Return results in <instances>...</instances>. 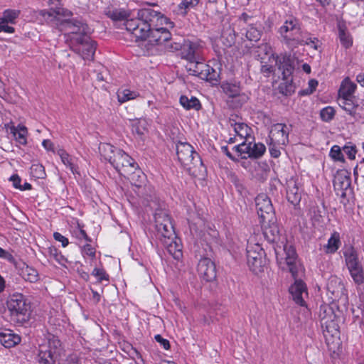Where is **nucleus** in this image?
<instances>
[{"mask_svg":"<svg viewBox=\"0 0 364 364\" xmlns=\"http://www.w3.org/2000/svg\"><path fill=\"white\" fill-rule=\"evenodd\" d=\"M117 150H120L119 149L115 148L114 146L110 144H100L99 146V151L102 156L104 157L105 160H107L111 164L112 161L115 159L117 155Z\"/></svg>","mask_w":364,"mask_h":364,"instance_id":"473e14b6","label":"nucleus"},{"mask_svg":"<svg viewBox=\"0 0 364 364\" xmlns=\"http://www.w3.org/2000/svg\"><path fill=\"white\" fill-rule=\"evenodd\" d=\"M355 88L356 85L346 77L343 80L338 90V103L350 114H355L358 107L357 101L353 96Z\"/></svg>","mask_w":364,"mask_h":364,"instance_id":"0eeeda50","label":"nucleus"},{"mask_svg":"<svg viewBox=\"0 0 364 364\" xmlns=\"http://www.w3.org/2000/svg\"><path fill=\"white\" fill-rule=\"evenodd\" d=\"M335 115V110L332 107H326L320 112V117L324 122H329L333 119Z\"/></svg>","mask_w":364,"mask_h":364,"instance_id":"09e8293b","label":"nucleus"},{"mask_svg":"<svg viewBox=\"0 0 364 364\" xmlns=\"http://www.w3.org/2000/svg\"><path fill=\"white\" fill-rule=\"evenodd\" d=\"M257 215L262 228H272L276 223L275 213L270 198L264 193L255 198Z\"/></svg>","mask_w":364,"mask_h":364,"instance_id":"423d86ee","label":"nucleus"},{"mask_svg":"<svg viewBox=\"0 0 364 364\" xmlns=\"http://www.w3.org/2000/svg\"><path fill=\"white\" fill-rule=\"evenodd\" d=\"M298 178L291 177L287 181V198L293 205L298 204L301 198Z\"/></svg>","mask_w":364,"mask_h":364,"instance_id":"b1692460","label":"nucleus"},{"mask_svg":"<svg viewBox=\"0 0 364 364\" xmlns=\"http://www.w3.org/2000/svg\"><path fill=\"white\" fill-rule=\"evenodd\" d=\"M60 29L66 32L67 41L70 40V46L77 42V38L81 40L91 32L86 23L77 20L63 21Z\"/></svg>","mask_w":364,"mask_h":364,"instance_id":"9d476101","label":"nucleus"},{"mask_svg":"<svg viewBox=\"0 0 364 364\" xmlns=\"http://www.w3.org/2000/svg\"><path fill=\"white\" fill-rule=\"evenodd\" d=\"M252 18L246 14H242L240 18L238 20V26L240 27H245L247 24H249L251 21Z\"/></svg>","mask_w":364,"mask_h":364,"instance_id":"0e129e2a","label":"nucleus"},{"mask_svg":"<svg viewBox=\"0 0 364 364\" xmlns=\"http://www.w3.org/2000/svg\"><path fill=\"white\" fill-rule=\"evenodd\" d=\"M329 156L331 158L336 161L344 162V156L342 153L341 149L338 145H334L331 147Z\"/></svg>","mask_w":364,"mask_h":364,"instance_id":"de8ad7c7","label":"nucleus"},{"mask_svg":"<svg viewBox=\"0 0 364 364\" xmlns=\"http://www.w3.org/2000/svg\"><path fill=\"white\" fill-rule=\"evenodd\" d=\"M241 33L245 36L247 40L250 41H257L261 38V31L254 26L253 23H250L246 26L242 28Z\"/></svg>","mask_w":364,"mask_h":364,"instance_id":"2f4dec72","label":"nucleus"},{"mask_svg":"<svg viewBox=\"0 0 364 364\" xmlns=\"http://www.w3.org/2000/svg\"><path fill=\"white\" fill-rule=\"evenodd\" d=\"M340 244V235L338 232H334L328 240L326 252L330 253L335 252L338 249Z\"/></svg>","mask_w":364,"mask_h":364,"instance_id":"79ce46f5","label":"nucleus"},{"mask_svg":"<svg viewBox=\"0 0 364 364\" xmlns=\"http://www.w3.org/2000/svg\"><path fill=\"white\" fill-rule=\"evenodd\" d=\"M82 253L91 258L95 257V249L90 244H86L82 248Z\"/></svg>","mask_w":364,"mask_h":364,"instance_id":"e2e57ef3","label":"nucleus"},{"mask_svg":"<svg viewBox=\"0 0 364 364\" xmlns=\"http://www.w3.org/2000/svg\"><path fill=\"white\" fill-rule=\"evenodd\" d=\"M265 252L259 243H249L247 247V264L250 270L257 274L264 271L266 264Z\"/></svg>","mask_w":364,"mask_h":364,"instance_id":"1a4fd4ad","label":"nucleus"},{"mask_svg":"<svg viewBox=\"0 0 364 364\" xmlns=\"http://www.w3.org/2000/svg\"><path fill=\"white\" fill-rule=\"evenodd\" d=\"M31 173L38 178H43L46 176L44 167L40 164H33L31 168Z\"/></svg>","mask_w":364,"mask_h":364,"instance_id":"603ef678","label":"nucleus"},{"mask_svg":"<svg viewBox=\"0 0 364 364\" xmlns=\"http://www.w3.org/2000/svg\"><path fill=\"white\" fill-rule=\"evenodd\" d=\"M53 237L55 240L59 241L62 243L63 247H66L68 245V240L59 232H55Z\"/></svg>","mask_w":364,"mask_h":364,"instance_id":"338daca9","label":"nucleus"},{"mask_svg":"<svg viewBox=\"0 0 364 364\" xmlns=\"http://www.w3.org/2000/svg\"><path fill=\"white\" fill-rule=\"evenodd\" d=\"M266 147L262 143H252L250 150V158H260L265 152Z\"/></svg>","mask_w":364,"mask_h":364,"instance_id":"c03bdc74","label":"nucleus"},{"mask_svg":"<svg viewBox=\"0 0 364 364\" xmlns=\"http://www.w3.org/2000/svg\"><path fill=\"white\" fill-rule=\"evenodd\" d=\"M57 154L60 156L62 163L69 168L74 175H80L77 164V160L75 157L70 156L65 150L62 149H58Z\"/></svg>","mask_w":364,"mask_h":364,"instance_id":"cd10ccee","label":"nucleus"},{"mask_svg":"<svg viewBox=\"0 0 364 364\" xmlns=\"http://www.w3.org/2000/svg\"><path fill=\"white\" fill-rule=\"evenodd\" d=\"M350 186V178L347 171H338L333 179V187L337 194H341L342 196H344L346 191L349 189Z\"/></svg>","mask_w":364,"mask_h":364,"instance_id":"4be33fe9","label":"nucleus"},{"mask_svg":"<svg viewBox=\"0 0 364 364\" xmlns=\"http://www.w3.org/2000/svg\"><path fill=\"white\" fill-rule=\"evenodd\" d=\"M19 274L23 279L30 282H35L38 279L37 270L26 264H23L20 267Z\"/></svg>","mask_w":364,"mask_h":364,"instance_id":"72a5a7b5","label":"nucleus"},{"mask_svg":"<svg viewBox=\"0 0 364 364\" xmlns=\"http://www.w3.org/2000/svg\"><path fill=\"white\" fill-rule=\"evenodd\" d=\"M245 141L241 144L235 146L234 149L235 151L242 157L246 158L247 156L250 157V150L252 147V141Z\"/></svg>","mask_w":364,"mask_h":364,"instance_id":"37998d69","label":"nucleus"},{"mask_svg":"<svg viewBox=\"0 0 364 364\" xmlns=\"http://www.w3.org/2000/svg\"><path fill=\"white\" fill-rule=\"evenodd\" d=\"M186 68L190 75L210 82H217L220 76L219 72L204 63L200 56L194 60H188Z\"/></svg>","mask_w":364,"mask_h":364,"instance_id":"6e6552de","label":"nucleus"},{"mask_svg":"<svg viewBox=\"0 0 364 364\" xmlns=\"http://www.w3.org/2000/svg\"><path fill=\"white\" fill-rule=\"evenodd\" d=\"M168 253L176 260H180L183 257L181 240H176L175 244L166 247Z\"/></svg>","mask_w":364,"mask_h":364,"instance_id":"58836bf2","label":"nucleus"},{"mask_svg":"<svg viewBox=\"0 0 364 364\" xmlns=\"http://www.w3.org/2000/svg\"><path fill=\"white\" fill-rule=\"evenodd\" d=\"M7 307L11 319L17 324L23 325L31 317V305L21 294H14L7 300Z\"/></svg>","mask_w":364,"mask_h":364,"instance_id":"20e7f679","label":"nucleus"},{"mask_svg":"<svg viewBox=\"0 0 364 364\" xmlns=\"http://www.w3.org/2000/svg\"><path fill=\"white\" fill-rule=\"evenodd\" d=\"M166 48L171 52L181 50L183 39L179 41H171V42H166Z\"/></svg>","mask_w":364,"mask_h":364,"instance_id":"864d4df0","label":"nucleus"},{"mask_svg":"<svg viewBox=\"0 0 364 364\" xmlns=\"http://www.w3.org/2000/svg\"><path fill=\"white\" fill-rule=\"evenodd\" d=\"M21 342V337L9 329H0V343L9 348Z\"/></svg>","mask_w":364,"mask_h":364,"instance_id":"bb28decb","label":"nucleus"},{"mask_svg":"<svg viewBox=\"0 0 364 364\" xmlns=\"http://www.w3.org/2000/svg\"><path fill=\"white\" fill-rule=\"evenodd\" d=\"M272 62L274 63L281 71L283 79L287 80L291 76L295 67L298 65V60L290 55L272 56Z\"/></svg>","mask_w":364,"mask_h":364,"instance_id":"2eb2a0df","label":"nucleus"},{"mask_svg":"<svg viewBox=\"0 0 364 364\" xmlns=\"http://www.w3.org/2000/svg\"><path fill=\"white\" fill-rule=\"evenodd\" d=\"M199 0H183L177 7V13L185 16L188 11L198 5Z\"/></svg>","mask_w":364,"mask_h":364,"instance_id":"ea45409f","label":"nucleus"},{"mask_svg":"<svg viewBox=\"0 0 364 364\" xmlns=\"http://www.w3.org/2000/svg\"><path fill=\"white\" fill-rule=\"evenodd\" d=\"M319 316L325 336L327 337L328 334L332 337H338L339 326L332 307L327 305L321 306Z\"/></svg>","mask_w":364,"mask_h":364,"instance_id":"9b49d317","label":"nucleus"},{"mask_svg":"<svg viewBox=\"0 0 364 364\" xmlns=\"http://www.w3.org/2000/svg\"><path fill=\"white\" fill-rule=\"evenodd\" d=\"M257 235L262 234L264 239L274 243L277 261L281 269L289 271L296 277L297 272V254L294 247L287 242L284 229H257Z\"/></svg>","mask_w":364,"mask_h":364,"instance_id":"f03ea898","label":"nucleus"},{"mask_svg":"<svg viewBox=\"0 0 364 364\" xmlns=\"http://www.w3.org/2000/svg\"><path fill=\"white\" fill-rule=\"evenodd\" d=\"M71 49L79 54L83 60H91L96 50L95 42L88 36H83L82 39H78L77 43H73Z\"/></svg>","mask_w":364,"mask_h":364,"instance_id":"4468645a","label":"nucleus"},{"mask_svg":"<svg viewBox=\"0 0 364 364\" xmlns=\"http://www.w3.org/2000/svg\"><path fill=\"white\" fill-rule=\"evenodd\" d=\"M182 48L181 50V55L182 58L188 60H194L200 56L201 50L203 48L200 41L189 39H183Z\"/></svg>","mask_w":364,"mask_h":364,"instance_id":"dca6fc26","label":"nucleus"},{"mask_svg":"<svg viewBox=\"0 0 364 364\" xmlns=\"http://www.w3.org/2000/svg\"><path fill=\"white\" fill-rule=\"evenodd\" d=\"M289 127L285 124L277 123L272 126L269 141L279 145H285L289 141Z\"/></svg>","mask_w":364,"mask_h":364,"instance_id":"6ab92c4d","label":"nucleus"},{"mask_svg":"<svg viewBox=\"0 0 364 364\" xmlns=\"http://www.w3.org/2000/svg\"><path fill=\"white\" fill-rule=\"evenodd\" d=\"M19 13L20 12L18 10L8 9L4 11L0 18L10 23L11 24H14L15 23V20L18 18Z\"/></svg>","mask_w":364,"mask_h":364,"instance_id":"49530a36","label":"nucleus"},{"mask_svg":"<svg viewBox=\"0 0 364 364\" xmlns=\"http://www.w3.org/2000/svg\"><path fill=\"white\" fill-rule=\"evenodd\" d=\"M223 92L230 98H232V102L235 107H240L248 100V97L245 93L241 92L239 83L225 82L222 85Z\"/></svg>","mask_w":364,"mask_h":364,"instance_id":"f3484780","label":"nucleus"},{"mask_svg":"<svg viewBox=\"0 0 364 364\" xmlns=\"http://www.w3.org/2000/svg\"><path fill=\"white\" fill-rule=\"evenodd\" d=\"M92 275L97 277L99 282L109 280V275L103 269L95 268L92 271Z\"/></svg>","mask_w":364,"mask_h":364,"instance_id":"4d7b16f0","label":"nucleus"},{"mask_svg":"<svg viewBox=\"0 0 364 364\" xmlns=\"http://www.w3.org/2000/svg\"><path fill=\"white\" fill-rule=\"evenodd\" d=\"M176 154L178 161L188 168H191L192 165L202 164L200 156L188 143L178 142L176 144Z\"/></svg>","mask_w":364,"mask_h":364,"instance_id":"ddd939ff","label":"nucleus"},{"mask_svg":"<svg viewBox=\"0 0 364 364\" xmlns=\"http://www.w3.org/2000/svg\"><path fill=\"white\" fill-rule=\"evenodd\" d=\"M112 165L118 171L124 169L126 173L135 170L137 167V164L134 159L122 149L117 150V155L115 159L112 161Z\"/></svg>","mask_w":364,"mask_h":364,"instance_id":"aec40b11","label":"nucleus"},{"mask_svg":"<svg viewBox=\"0 0 364 364\" xmlns=\"http://www.w3.org/2000/svg\"><path fill=\"white\" fill-rule=\"evenodd\" d=\"M299 269V267L297 266V270ZM298 277V272H296V276L292 277L295 279L294 284L291 286L289 288V291L292 295V298L294 301L299 304L300 306H304L305 302L302 297V294L306 292V287L305 284L300 279H296Z\"/></svg>","mask_w":364,"mask_h":364,"instance_id":"393cba45","label":"nucleus"},{"mask_svg":"<svg viewBox=\"0 0 364 364\" xmlns=\"http://www.w3.org/2000/svg\"><path fill=\"white\" fill-rule=\"evenodd\" d=\"M176 229H157L158 235L161 242L166 247L175 244L176 240H181L175 231Z\"/></svg>","mask_w":364,"mask_h":364,"instance_id":"c85d7f7f","label":"nucleus"},{"mask_svg":"<svg viewBox=\"0 0 364 364\" xmlns=\"http://www.w3.org/2000/svg\"><path fill=\"white\" fill-rule=\"evenodd\" d=\"M139 93L129 89L119 90L117 92V99L120 103H124L129 100H134L139 97Z\"/></svg>","mask_w":364,"mask_h":364,"instance_id":"a19ab883","label":"nucleus"},{"mask_svg":"<svg viewBox=\"0 0 364 364\" xmlns=\"http://www.w3.org/2000/svg\"><path fill=\"white\" fill-rule=\"evenodd\" d=\"M108 16L114 21L124 20L127 31L134 36L136 41L145 40L155 45L162 44L171 38L169 29L173 27V23L152 8L141 9L136 15L115 9L109 11Z\"/></svg>","mask_w":364,"mask_h":364,"instance_id":"f257e3e1","label":"nucleus"},{"mask_svg":"<svg viewBox=\"0 0 364 364\" xmlns=\"http://www.w3.org/2000/svg\"><path fill=\"white\" fill-rule=\"evenodd\" d=\"M346 262L354 282L358 285L362 284L364 281L363 270L362 265L358 262L356 254L352 252L346 255Z\"/></svg>","mask_w":364,"mask_h":364,"instance_id":"a211bd4d","label":"nucleus"},{"mask_svg":"<svg viewBox=\"0 0 364 364\" xmlns=\"http://www.w3.org/2000/svg\"><path fill=\"white\" fill-rule=\"evenodd\" d=\"M281 145L276 144L274 143H272V141L269 142V152H270L271 156H273L274 158H277L279 156L281 153L279 149V147Z\"/></svg>","mask_w":364,"mask_h":364,"instance_id":"bf43d9fd","label":"nucleus"},{"mask_svg":"<svg viewBox=\"0 0 364 364\" xmlns=\"http://www.w3.org/2000/svg\"><path fill=\"white\" fill-rule=\"evenodd\" d=\"M76 237L80 240H85L88 242H92L93 241V238L88 236V235L85 232L84 229H77V232H75Z\"/></svg>","mask_w":364,"mask_h":364,"instance_id":"052dcab7","label":"nucleus"},{"mask_svg":"<svg viewBox=\"0 0 364 364\" xmlns=\"http://www.w3.org/2000/svg\"><path fill=\"white\" fill-rule=\"evenodd\" d=\"M9 24L11 23L0 18V32L13 33L14 32V28Z\"/></svg>","mask_w":364,"mask_h":364,"instance_id":"13d9d810","label":"nucleus"},{"mask_svg":"<svg viewBox=\"0 0 364 364\" xmlns=\"http://www.w3.org/2000/svg\"><path fill=\"white\" fill-rule=\"evenodd\" d=\"M230 125L233 129L235 136H239L241 139H245L246 141L252 139V129L246 124L242 122H230Z\"/></svg>","mask_w":364,"mask_h":364,"instance_id":"c756f323","label":"nucleus"},{"mask_svg":"<svg viewBox=\"0 0 364 364\" xmlns=\"http://www.w3.org/2000/svg\"><path fill=\"white\" fill-rule=\"evenodd\" d=\"M261 71L267 75L274 72L275 67L274 63H272L270 60H268V63L264 60H261Z\"/></svg>","mask_w":364,"mask_h":364,"instance_id":"3c124183","label":"nucleus"},{"mask_svg":"<svg viewBox=\"0 0 364 364\" xmlns=\"http://www.w3.org/2000/svg\"><path fill=\"white\" fill-rule=\"evenodd\" d=\"M7 130L10 131V133L13 135L15 140L21 145H26L27 144L28 129L23 124H18L17 126L14 125L12 122L6 124Z\"/></svg>","mask_w":364,"mask_h":364,"instance_id":"a878e982","label":"nucleus"},{"mask_svg":"<svg viewBox=\"0 0 364 364\" xmlns=\"http://www.w3.org/2000/svg\"><path fill=\"white\" fill-rule=\"evenodd\" d=\"M338 38L341 43V45L348 48L352 45V38L350 36L349 33L347 31V27L346 24L343 22H338Z\"/></svg>","mask_w":364,"mask_h":364,"instance_id":"f704fd0d","label":"nucleus"},{"mask_svg":"<svg viewBox=\"0 0 364 364\" xmlns=\"http://www.w3.org/2000/svg\"><path fill=\"white\" fill-rule=\"evenodd\" d=\"M147 126L148 123L144 119L134 120L132 122V132L141 137L147 133Z\"/></svg>","mask_w":364,"mask_h":364,"instance_id":"e433bc0d","label":"nucleus"},{"mask_svg":"<svg viewBox=\"0 0 364 364\" xmlns=\"http://www.w3.org/2000/svg\"><path fill=\"white\" fill-rule=\"evenodd\" d=\"M343 150L350 159H355L357 152L355 146L353 145L351 143H348L343 146Z\"/></svg>","mask_w":364,"mask_h":364,"instance_id":"6e6d98bb","label":"nucleus"},{"mask_svg":"<svg viewBox=\"0 0 364 364\" xmlns=\"http://www.w3.org/2000/svg\"><path fill=\"white\" fill-rule=\"evenodd\" d=\"M180 104L186 109L188 110L191 109L198 110L200 108V103L199 100L195 97H191V98H188L185 95H182L180 97Z\"/></svg>","mask_w":364,"mask_h":364,"instance_id":"4c0bfd02","label":"nucleus"},{"mask_svg":"<svg viewBox=\"0 0 364 364\" xmlns=\"http://www.w3.org/2000/svg\"><path fill=\"white\" fill-rule=\"evenodd\" d=\"M64 353L60 341L53 334L48 333L39 345L38 360L40 364H56Z\"/></svg>","mask_w":364,"mask_h":364,"instance_id":"7ed1b4c3","label":"nucleus"},{"mask_svg":"<svg viewBox=\"0 0 364 364\" xmlns=\"http://www.w3.org/2000/svg\"><path fill=\"white\" fill-rule=\"evenodd\" d=\"M255 55L260 60L266 59L272 61V56H275L272 52L271 47L267 43H262L255 48Z\"/></svg>","mask_w":364,"mask_h":364,"instance_id":"c9c22d12","label":"nucleus"},{"mask_svg":"<svg viewBox=\"0 0 364 364\" xmlns=\"http://www.w3.org/2000/svg\"><path fill=\"white\" fill-rule=\"evenodd\" d=\"M279 33L283 42L291 49L301 46L304 33L301 31L299 21L289 17L279 28Z\"/></svg>","mask_w":364,"mask_h":364,"instance_id":"39448f33","label":"nucleus"},{"mask_svg":"<svg viewBox=\"0 0 364 364\" xmlns=\"http://www.w3.org/2000/svg\"><path fill=\"white\" fill-rule=\"evenodd\" d=\"M155 340L159 343L164 349L168 350L170 348L169 341L164 338L159 334L155 336Z\"/></svg>","mask_w":364,"mask_h":364,"instance_id":"69168bd1","label":"nucleus"},{"mask_svg":"<svg viewBox=\"0 0 364 364\" xmlns=\"http://www.w3.org/2000/svg\"><path fill=\"white\" fill-rule=\"evenodd\" d=\"M63 364H80V363L76 355H70L64 360Z\"/></svg>","mask_w":364,"mask_h":364,"instance_id":"774afa93","label":"nucleus"},{"mask_svg":"<svg viewBox=\"0 0 364 364\" xmlns=\"http://www.w3.org/2000/svg\"><path fill=\"white\" fill-rule=\"evenodd\" d=\"M353 317L355 320L353 321L354 324L356 325L358 323L361 327L363 323V316H364V309H363V304H360L357 306V309L353 308L352 309Z\"/></svg>","mask_w":364,"mask_h":364,"instance_id":"a18cd8bd","label":"nucleus"},{"mask_svg":"<svg viewBox=\"0 0 364 364\" xmlns=\"http://www.w3.org/2000/svg\"><path fill=\"white\" fill-rule=\"evenodd\" d=\"M40 14L43 16L47 21H60V26H62V22L63 20L61 18H69L73 15V13L67 9L63 7L50 8V10H42L40 11Z\"/></svg>","mask_w":364,"mask_h":364,"instance_id":"5701e85b","label":"nucleus"},{"mask_svg":"<svg viewBox=\"0 0 364 364\" xmlns=\"http://www.w3.org/2000/svg\"><path fill=\"white\" fill-rule=\"evenodd\" d=\"M318 85V81L316 80H310L308 83V87L300 91L301 95H308L313 93Z\"/></svg>","mask_w":364,"mask_h":364,"instance_id":"5fc2aeb1","label":"nucleus"},{"mask_svg":"<svg viewBox=\"0 0 364 364\" xmlns=\"http://www.w3.org/2000/svg\"><path fill=\"white\" fill-rule=\"evenodd\" d=\"M146 205L151 210H154V218L156 228H168V226L173 228L172 220L165 208L164 203L161 202L159 198L154 197L150 200H147Z\"/></svg>","mask_w":364,"mask_h":364,"instance_id":"f8f14e48","label":"nucleus"},{"mask_svg":"<svg viewBox=\"0 0 364 364\" xmlns=\"http://www.w3.org/2000/svg\"><path fill=\"white\" fill-rule=\"evenodd\" d=\"M197 271L200 277L205 282L213 281L216 277L215 264L208 257H203L200 259Z\"/></svg>","mask_w":364,"mask_h":364,"instance_id":"412c9836","label":"nucleus"},{"mask_svg":"<svg viewBox=\"0 0 364 364\" xmlns=\"http://www.w3.org/2000/svg\"><path fill=\"white\" fill-rule=\"evenodd\" d=\"M325 211L318 207H312L309 211V218L314 227H322L324 225Z\"/></svg>","mask_w":364,"mask_h":364,"instance_id":"7c9ffc66","label":"nucleus"},{"mask_svg":"<svg viewBox=\"0 0 364 364\" xmlns=\"http://www.w3.org/2000/svg\"><path fill=\"white\" fill-rule=\"evenodd\" d=\"M304 41L301 43L302 45H307L310 47L313 48L314 50H318L320 47L319 41L316 38L308 37L306 33H304L303 36Z\"/></svg>","mask_w":364,"mask_h":364,"instance_id":"8fccbe9b","label":"nucleus"},{"mask_svg":"<svg viewBox=\"0 0 364 364\" xmlns=\"http://www.w3.org/2000/svg\"><path fill=\"white\" fill-rule=\"evenodd\" d=\"M0 258L4 259L12 264H15L14 256L8 251L0 247Z\"/></svg>","mask_w":364,"mask_h":364,"instance_id":"680f3d73","label":"nucleus"}]
</instances>
